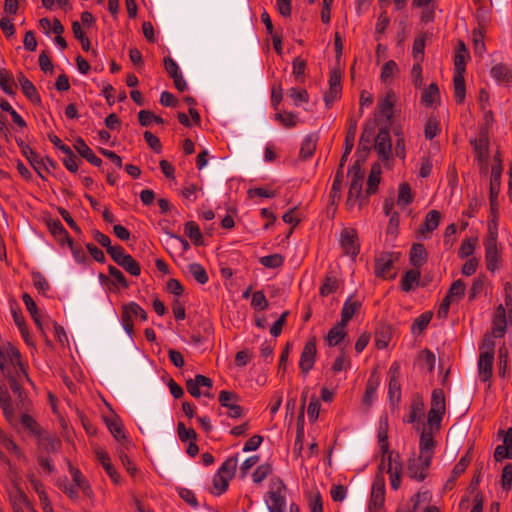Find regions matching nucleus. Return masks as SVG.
Segmentation results:
<instances>
[{"label": "nucleus", "instance_id": "f257e3e1", "mask_svg": "<svg viewBox=\"0 0 512 512\" xmlns=\"http://www.w3.org/2000/svg\"><path fill=\"white\" fill-rule=\"evenodd\" d=\"M31 382L20 352L8 344L0 347V407L8 421H12L14 410L9 393V387L19 393L23 381ZM3 450L17 451L16 444L0 429V457Z\"/></svg>", "mask_w": 512, "mask_h": 512}, {"label": "nucleus", "instance_id": "f03ea898", "mask_svg": "<svg viewBox=\"0 0 512 512\" xmlns=\"http://www.w3.org/2000/svg\"><path fill=\"white\" fill-rule=\"evenodd\" d=\"M377 438L380 451L383 454L379 469L390 475V485L394 490H397L401 484L402 463L399 454L389 451L387 418L380 419Z\"/></svg>", "mask_w": 512, "mask_h": 512}, {"label": "nucleus", "instance_id": "7ed1b4c3", "mask_svg": "<svg viewBox=\"0 0 512 512\" xmlns=\"http://www.w3.org/2000/svg\"><path fill=\"white\" fill-rule=\"evenodd\" d=\"M497 238V225L496 223H490L488 226V234L484 242L486 267L490 272H495L499 268L501 261Z\"/></svg>", "mask_w": 512, "mask_h": 512}, {"label": "nucleus", "instance_id": "20e7f679", "mask_svg": "<svg viewBox=\"0 0 512 512\" xmlns=\"http://www.w3.org/2000/svg\"><path fill=\"white\" fill-rule=\"evenodd\" d=\"M286 486L282 480H271L269 491L265 496V503L269 512H286Z\"/></svg>", "mask_w": 512, "mask_h": 512}, {"label": "nucleus", "instance_id": "39448f33", "mask_svg": "<svg viewBox=\"0 0 512 512\" xmlns=\"http://www.w3.org/2000/svg\"><path fill=\"white\" fill-rule=\"evenodd\" d=\"M238 460L236 457L227 458L219 468L218 472L213 477V493L221 495L224 493L229 485V481L233 478Z\"/></svg>", "mask_w": 512, "mask_h": 512}, {"label": "nucleus", "instance_id": "423d86ee", "mask_svg": "<svg viewBox=\"0 0 512 512\" xmlns=\"http://www.w3.org/2000/svg\"><path fill=\"white\" fill-rule=\"evenodd\" d=\"M138 318L142 321L147 320V313L138 303L132 301L122 306L121 324L130 338L133 337L134 323Z\"/></svg>", "mask_w": 512, "mask_h": 512}, {"label": "nucleus", "instance_id": "0eeeda50", "mask_svg": "<svg viewBox=\"0 0 512 512\" xmlns=\"http://www.w3.org/2000/svg\"><path fill=\"white\" fill-rule=\"evenodd\" d=\"M8 496L14 512H32L27 496L20 487L16 476L11 477V484L8 487Z\"/></svg>", "mask_w": 512, "mask_h": 512}, {"label": "nucleus", "instance_id": "6e6552de", "mask_svg": "<svg viewBox=\"0 0 512 512\" xmlns=\"http://www.w3.org/2000/svg\"><path fill=\"white\" fill-rule=\"evenodd\" d=\"M399 259L395 252H382L375 258V275L382 279H393L396 273L393 272L394 263Z\"/></svg>", "mask_w": 512, "mask_h": 512}, {"label": "nucleus", "instance_id": "1a4fd4ad", "mask_svg": "<svg viewBox=\"0 0 512 512\" xmlns=\"http://www.w3.org/2000/svg\"><path fill=\"white\" fill-rule=\"evenodd\" d=\"M317 355L316 338H310L304 345L300 355L299 369L306 376L313 369Z\"/></svg>", "mask_w": 512, "mask_h": 512}, {"label": "nucleus", "instance_id": "9d476101", "mask_svg": "<svg viewBox=\"0 0 512 512\" xmlns=\"http://www.w3.org/2000/svg\"><path fill=\"white\" fill-rule=\"evenodd\" d=\"M340 245L347 256L355 258L360 249L358 236L354 229H343L340 235Z\"/></svg>", "mask_w": 512, "mask_h": 512}, {"label": "nucleus", "instance_id": "9b49d317", "mask_svg": "<svg viewBox=\"0 0 512 512\" xmlns=\"http://www.w3.org/2000/svg\"><path fill=\"white\" fill-rule=\"evenodd\" d=\"M219 403L227 408V415L231 418H240L243 415V409L238 405V396L234 392L222 390L219 393Z\"/></svg>", "mask_w": 512, "mask_h": 512}, {"label": "nucleus", "instance_id": "f8f14e48", "mask_svg": "<svg viewBox=\"0 0 512 512\" xmlns=\"http://www.w3.org/2000/svg\"><path fill=\"white\" fill-rule=\"evenodd\" d=\"M430 465L431 462L426 464L420 456L411 457L407 461V474L411 479L421 482L427 477Z\"/></svg>", "mask_w": 512, "mask_h": 512}, {"label": "nucleus", "instance_id": "ddd939ff", "mask_svg": "<svg viewBox=\"0 0 512 512\" xmlns=\"http://www.w3.org/2000/svg\"><path fill=\"white\" fill-rule=\"evenodd\" d=\"M212 380L204 375H196L194 379H189L186 382L187 391L196 398L200 396H210L208 391H202L201 388H206L207 390L212 388Z\"/></svg>", "mask_w": 512, "mask_h": 512}, {"label": "nucleus", "instance_id": "4468645a", "mask_svg": "<svg viewBox=\"0 0 512 512\" xmlns=\"http://www.w3.org/2000/svg\"><path fill=\"white\" fill-rule=\"evenodd\" d=\"M375 150L381 160H388L391 151L392 143L389 131L387 129H381L375 138Z\"/></svg>", "mask_w": 512, "mask_h": 512}, {"label": "nucleus", "instance_id": "2eb2a0df", "mask_svg": "<svg viewBox=\"0 0 512 512\" xmlns=\"http://www.w3.org/2000/svg\"><path fill=\"white\" fill-rule=\"evenodd\" d=\"M385 500V487L383 480H376L372 485L371 498L369 501L370 512H383L382 507Z\"/></svg>", "mask_w": 512, "mask_h": 512}, {"label": "nucleus", "instance_id": "dca6fc26", "mask_svg": "<svg viewBox=\"0 0 512 512\" xmlns=\"http://www.w3.org/2000/svg\"><path fill=\"white\" fill-rule=\"evenodd\" d=\"M94 453H95L97 461L100 463V465L106 471V473L110 477V479L115 484L120 483V475L118 474V472L112 465L111 459H110L108 453L103 448H101L99 446L94 448Z\"/></svg>", "mask_w": 512, "mask_h": 512}, {"label": "nucleus", "instance_id": "f3484780", "mask_svg": "<svg viewBox=\"0 0 512 512\" xmlns=\"http://www.w3.org/2000/svg\"><path fill=\"white\" fill-rule=\"evenodd\" d=\"M16 141L22 155L28 160L34 170L42 177L41 171L45 168L43 159L30 146L25 144L23 140L17 139Z\"/></svg>", "mask_w": 512, "mask_h": 512}, {"label": "nucleus", "instance_id": "a211bd4d", "mask_svg": "<svg viewBox=\"0 0 512 512\" xmlns=\"http://www.w3.org/2000/svg\"><path fill=\"white\" fill-rule=\"evenodd\" d=\"M435 449V441L431 432L423 430L419 441V455L426 464L431 462Z\"/></svg>", "mask_w": 512, "mask_h": 512}, {"label": "nucleus", "instance_id": "6ab92c4d", "mask_svg": "<svg viewBox=\"0 0 512 512\" xmlns=\"http://www.w3.org/2000/svg\"><path fill=\"white\" fill-rule=\"evenodd\" d=\"M273 118L279 126L285 129L295 128L303 122L297 113L288 110L276 111Z\"/></svg>", "mask_w": 512, "mask_h": 512}, {"label": "nucleus", "instance_id": "aec40b11", "mask_svg": "<svg viewBox=\"0 0 512 512\" xmlns=\"http://www.w3.org/2000/svg\"><path fill=\"white\" fill-rule=\"evenodd\" d=\"M494 356L490 353H480L478 359V375L481 381L490 380L493 371Z\"/></svg>", "mask_w": 512, "mask_h": 512}, {"label": "nucleus", "instance_id": "412c9836", "mask_svg": "<svg viewBox=\"0 0 512 512\" xmlns=\"http://www.w3.org/2000/svg\"><path fill=\"white\" fill-rule=\"evenodd\" d=\"M494 459L500 462L504 459H512V428H509L503 436V444L498 445L494 451Z\"/></svg>", "mask_w": 512, "mask_h": 512}, {"label": "nucleus", "instance_id": "4be33fe9", "mask_svg": "<svg viewBox=\"0 0 512 512\" xmlns=\"http://www.w3.org/2000/svg\"><path fill=\"white\" fill-rule=\"evenodd\" d=\"M491 77L499 84H506L512 82V67L504 63H496L491 67Z\"/></svg>", "mask_w": 512, "mask_h": 512}, {"label": "nucleus", "instance_id": "5701e85b", "mask_svg": "<svg viewBox=\"0 0 512 512\" xmlns=\"http://www.w3.org/2000/svg\"><path fill=\"white\" fill-rule=\"evenodd\" d=\"M507 321L506 311L502 305H500L494 314L492 322V334L495 338H501L506 333Z\"/></svg>", "mask_w": 512, "mask_h": 512}, {"label": "nucleus", "instance_id": "b1692460", "mask_svg": "<svg viewBox=\"0 0 512 512\" xmlns=\"http://www.w3.org/2000/svg\"><path fill=\"white\" fill-rule=\"evenodd\" d=\"M74 148L90 164L96 167H99L102 164V160L95 155V153L90 149V147L82 138L76 139Z\"/></svg>", "mask_w": 512, "mask_h": 512}, {"label": "nucleus", "instance_id": "393cba45", "mask_svg": "<svg viewBox=\"0 0 512 512\" xmlns=\"http://www.w3.org/2000/svg\"><path fill=\"white\" fill-rule=\"evenodd\" d=\"M421 103L426 107L436 106L440 103V91L436 83H431L423 89Z\"/></svg>", "mask_w": 512, "mask_h": 512}, {"label": "nucleus", "instance_id": "a878e982", "mask_svg": "<svg viewBox=\"0 0 512 512\" xmlns=\"http://www.w3.org/2000/svg\"><path fill=\"white\" fill-rule=\"evenodd\" d=\"M436 358L433 352L424 349L419 352L416 365L424 372L432 373L435 368Z\"/></svg>", "mask_w": 512, "mask_h": 512}, {"label": "nucleus", "instance_id": "bb28decb", "mask_svg": "<svg viewBox=\"0 0 512 512\" xmlns=\"http://www.w3.org/2000/svg\"><path fill=\"white\" fill-rule=\"evenodd\" d=\"M346 326L339 321L329 330L325 340L330 347L337 346L346 337Z\"/></svg>", "mask_w": 512, "mask_h": 512}, {"label": "nucleus", "instance_id": "cd10ccee", "mask_svg": "<svg viewBox=\"0 0 512 512\" xmlns=\"http://www.w3.org/2000/svg\"><path fill=\"white\" fill-rule=\"evenodd\" d=\"M360 307V301L354 297H349L342 307L340 322L347 325L353 316L359 311Z\"/></svg>", "mask_w": 512, "mask_h": 512}, {"label": "nucleus", "instance_id": "c85d7f7f", "mask_svg": "<svg viewBox=\"0 0 512 512\" xmlns=\"http://www.w3.org/2000/svg\"><path fill=\"white\" fill-rule=\"evenodd\" d=\"M424 413V403L421 398H415L410 406V411L405 419L407 423H412L418 426L421 422Z\"/></svg>", "mask_w": 512, "mask_h": 512}, {"label": "nucleus", "instance_id": "c756f323", "mask_svg": "<svg viewBox=\"0 0 512 512\" xmlns=\"http://www.w3.org/2000/svg\"><path fill=\"white\" fill-rule=\"evenodd\" d=\"M356 131H357V121L351 118V119H349L348 130H347L346 137H345V142H344L345 150H344V154L341 159V166L343 165V162L346 160L347 156L351 153V151L353 149L354 141H355V137H356Z\"/></svg>", "mask_w": 512, "mask_h": 512}, {"label": "nucleus", "instance_id": "7c9ffc66", "mask_svg": "<svg viewBox=\"0 0 512 512\" xmlns=\"http://www.w3.org/2000/svg\"><path fill=\"white\" fill-rule=\"evenodd\" d=\"M441 214L437 210H430L426 216L423 224L421 225L419 232L424 235L425 233L433 232L440 223Z\"/></svg>", "mask_w": 512, "mask_h": 512}, {"label": "nucleus", "instance_id": "2f4dec72", "mask_svg": "<svg viewBox=\"0 0 512 512\" xmlns=\"http://www.w3.org/2000/svg\"><path fill=\"white\" fill-rule=\"evenodd\" d=\"M427 260V252L423 244H413L410 250V262L416 268H420Z\"/></svg>", "mask_w": 512, "mask_h": 512}, {"label": "nucleus", "instance_id": "473e14b6", "mask_svg": "<svg viewBox=\"0 0 512 512\" xmlns=\"http://www.w3.org/2000/svg\"><path fill=\"white\" fill-rule=\"evenodd\" d=\"M287 96L295 107H304L309 102V94L304 88L292 87L287 90Z\"/></svg>", "mask_w": 512, "mask_h": 512}, {"label": "nucleus", "instance_id": "72a5a7b5", "mask_svg": "<svg viewBox=\"0 0 512 512\" xmlns=\"http://www.w3.org/2000/svg\"><path fill=\"white\" fill-rule=\"evenodd\" d=\"M469 54L467 49L465 48L464 44L461 43L460 46L457 48L454 56V74H460L464 75L466 71V59L468 58Z\"/></svg>", "mask_w": 512, "mask_h": 512}, {"label": "nucleus", "instance_id": "f704fd0d", "mask_svg": "<svg viewBox=\"0 0 512 512\" xmlns=\"http://www.w3.org/2000/svg\"><path fill=\"white\" fill-rule=\"evenodd\" d=\"M317 140L318 136L315 133L309 134L304 138L300 148V157L302 159L306 160L313 155L316 149Z\"/></svg>", "mask_w": 512, "mask_h": 512}, {"label": "nucleus", "instance_id": "c9c22d12", "mask_svg": "<svg viewBox=\"0 0 512 512\" xmlns=\"http://www.w3.org/2000/svg\"><path fill=\"white\" fill-rule=\"evenodd\" d=\"M420 276H421V273L418 270V268L411 269V270L407 271L404 274L402 281H401L402 290L405 292H409L410 290H412L415 286L418 285V283L420 281Z\"/></svg>", "mask_w": 512, "mask_h": 512}, {"label": "nucleus", "instance_id": "e433bc0d", "mask_svg": "<svg viewBox=\"0 0 512 512\" xmlns=\"http://www.w3.org/2000/svg\"><path fill=\"white\" fill-rule=\"evenodd\" d=\"M413 201V194L411 187L408 183L403 182L398 187V196L396 203L398 206L405 208Z\"/></svg>", "mask_w": 512, "mask_h": 512}, {"label": "nucleus", "instance_id": "4c0bfd02", "mask_svg": "<svg viewBox=\"0 0 512 512\" xmlns=\"http://www.w3.org/2000/svg\"><path fill=\"white\" fill-rule=\"evenodd\" d=\"M19 83L24 95L32 102H39L40 96L36 90L34 84L28 80L25 76L21 75L19 77Z\"/></svg>", "mask_w": 512, "mask_h": 512}, {"label": "nucleus", "instance_id": "58836bf2", "mask_svg": "<svg viewBox=\"0 0 512 512\" xmlns=\"http://www.w3.org/2000/svg\"><path fill=\"white\" fill-rule=\"evenodd\" d=\"M394 101V93L392 91L387 92L386 96L379 101L378 109L382 116L388 119L392 116Z\"/></svg>", "mask_w": 512, "mask_h": 512}, {"label": "nucleus", "instance_id": "ea45409f", "mask_svg": "<svg viewBox=\"0 0 512 512\" xmlns=\"http://www.w3.org/2000/svg\"><path fill=\"white\" fill-rule=\"evenodd\" d=\"M106 424L110 433L117 441H122L126 438L123 424L119 418H110L106 421Z\"/></svg>", "mask_w": 512, "mask_h": 512}, {"label": "nucleus", "instance_id": "a19ab883", "mask_svg": "<svg viewBox=\"0 0 512 512\" xmlns=\"http://www.w3.org/2000/svg\"><path fill=\"white\" fill-rule=\"evenodd\" d=\"M477 245H478L477 237H470V238L463 240L460 245L459 251H458V256L461 259L471 257L473 255Z\"/></svg>", "mask_w": 512, "mask_h": 512}, {"label": "nucleus", "instance_id": "79ce46f5", "mask_svg": "<svg viewBox=\"0 0 512 512\" xmlns=\"http://www.w3.org/2000/svg\"><path fill=\"white\" fill-rule=\"evenodd\" d=\"M189 274L199 283L206 284L209 280L205 268L199 263H191L187 267Z\"/></svg>", "mask_w": 512, "mask_h": 512}, {"label": "nucleus", "instance_id": "37998d69", "mask_svg": "<svg viewBox=\"0 0 512 512\" xmlns=\"http://www.w3.org/2000/svg\"><path fill=\"white\" fill-rule=\"evenodd\" d=\"M465 283L462 280H456L452 283L446 297L455 303H458L465 294Z\"/></svg>", "mask_w": 512, "mask_h": 512}, {"label": "nucleus", "instance_id": "c03bdc74", "mask_svg": "<svg viewBox=\"0 0 512 512\" xmlns=\"http://www.w3.org/2000/svg\"><path fill=\"white\" fill-rule=\"evenodd\" d=\"M72 478L74 481V485L80 489L84 495L91 497L92 489L86 479L83 477L81 472L78 469H71Z\"/></svg>", "mask_w": 512, "mask_h": 512}, {"label": "nucleus", "instance_id": "a18cd8bd", "mask_svg": "<svg viewBox=\"0 0 512 512\" xmlns=\"http://www.w3.org/2000/svg\"><path fill=\"white\" fill-rule=\"evenodd\" d=\"M453 85L455 100L457 103H462L466 95L464 75L454 74Z\"/></svg>", "mask_w": 512, "mask_h": 512}, {"label": "nucleus", "instance_id": "49530a36", "mask_svg": "<svg viewBox=\"0 0 512 512\" xmlns=\"http://www.w3.org/2000/svg\"><path fill=\"white\" fill-rule=\"evenodd\" d=\"M441 131L439 120L431 116L427 119L424 127V136L427 140H432L435 138Z\"/></svg>", "mask_w": 512, "mask_h": 512}, {"label": "nucleus", "instance_id": "de8ad7c7", "mask_svg": "<svg viewBox=\"0 0 512 512\" xmlns=\"http://www.w3.org/2000/svg\"><path fill=\"white\" fill-rule=\"evenodd\" d=\"M121 266L126 272L133 276H139L141 273V268L137 261L131 256L127 255L124 259L117 263Z\"/></svg>", "mask_w": 512, "mask_h": 512}, {"label": "nucleus", "instance_id": "09e8293b", "mask_svg": "<svg viewBox=\"0 0 512 512\" xmlns=\"http://www.w3.org/2000/svg\"><path fill=\"white\" fill-rule=\"evenodd\" d=\"M22 300H23V303H24L26 309L31 314L36 325L38 327H41L40 315L38 312L37 305H36L35 301L33 300V298L29 294L24 293L22 296Z\"/></svg>", "mask_w": 512, "mask_h": 512}, {"label": "nucleus", "instance_id": "8fccbe9b", "mask_svg": "<svg viewBox=\"0 0 512 512\" xmlns=\"http://www.w3.org/2000/svg\"><path fill=\"white\" fill-rule=\"evenodd\" d=\"M0 87L7 95H14L15 93L14 80L6 70H0Z\"/></svg>", "mask_w": 512, "mask_h": 512}, {"label": "nucleus", "instance_id": "3c124183", "mask_svg": "<svg viewBox=\"0 0 512 512\" xmlns=\"http://www.w3.org/2000/svg\"><path fill=\"white\" fill-rule=\"evenodd\" d=\"M138 120L139 123L144 127L150 126L152 123H163V119L161 117L147 110H141L138 113Z\"/></svg>", "mask_w": 512, "mask_h": 512}, {"label": "nucleus", "instance_id": "603ef678", "mask_svg": "<svg viewBox=\"0 0 512 512\" xmlns=\"http://www.w3.org/2000/svg\"><path fill=\"white\" fill-rule=\"evenodd\" d=\"M398 72V66L395 61L389 60L387 61L381 70L380 78L382 82H388L392 80L394 75Z\"/></svg>", "mask_w": 512, "mask_h": 512}, {"label": "nucleus", "instance_id": "864d4df0", "mask_svg": "<svg viewBox=\"0 0 512 512\" xmlns=\"http://www.w3.org/2000/svg\"><path fill=\"white\" fill-rule=\"evenodd\" d=\"M431 318L432 314L430 312L421 314L412 324V333H421L424 331L430 323Z\"/></svg>", "mask_w": 512, "mask_h": 512}, {"label": "nucleus", "instance_id": "5fc2aeb1", "mask_svg": "<svg viewBox=\"0 0 512 512\" xmlns=\"http://www.w3.org/2000/svg\"><path fill=\"white\" fill-rule=\"evenodd\" d=\"M431 408L436 410L445 411V394L442 389H434L431 397Z\"/></svg>", "mask_w": 512, "mask_h": 512}, {"label": "nucleus", "instance_id": "6e6d98bb", "mask_svg": "<svg viewBox=\"0 0 512 512\" xmlns=\"http://www.w3.org/2000/svg\"><path fill=\"white\" fill-rule=\"evenodd\" d=\"M259 262L266 268H279L284 263V258L280 254H272L263 256Z\"/></svg>", "mask_w": 512, "mask_h": 512}, {"label": "nucleus", "instance_id": "4d7b16f0", "mask_svg": "<svg viewBox=\"0 0 512 512\" xmlns=\"http://www.w3.org/2000/svg\"><path fill=\"white\" fill-rule=\"evenodd\" d=\"M350 367V358L345 353H341L333 362L331 369L334 373H339L348 370Z\"/></svg>", "mask_w": 512, "mask_h": 512}, {"label": "nucleus", "instance_id": "13d9d810", "mask_svg": "<svg viewBox=\"0 0 512 512\" xmlns=\"http://www.w3.org/2000/svg\"><path fill=\"white\" fill-rule=\"evenodd\" d=\"M338 285V280L334 276H327L320 287V294L322 296H328L338 289Z\"/></svg>", "mask_w": 512, "mask_h": 512}, {"label": "nucleus", "instance_id": "bf43d9fd", "mask_svg": "<svg viewBox=\"0 0 512 512\" xmlns=\"http://www.w3.org/2000/svg\"><path fill=\"white\" fill-rule=\"evenodd\" d=\"M251 306L257 311H263L268 308V301L262 291H256L252 294Z\"/></svg>", "mask_w": 512, "mask_h": 512}, {"label": "nucleus", "instance_id": "052dcab7", "mask_svg": "<svg viewBox=\"0 0 512 512\" xmlns=\"http://www.w3.org/2000/svg\"><path fill=\"white\" fill-rule=\"evenodd\" d=\"M445 411L430 408L428 412V425L430 429H439Z\"/></svg>", "mask_w": 512, "mask_h": 512}, {"label": "nucleus", "instance_id": "680f3d73", "mask_svg": "<svg viewBox=\"0 0 512 512\" xmlns=\"http://www.w3.org/2000/svg\"><path fill=\"white\" fill-rule=\"evenodd\" d=\"M502 173V165L501 163L494 164L491 168V194H493L496 190H498L500 186V179Z\"/></svg>", "mask_w": 512, "mask_h": 512}, {"label": "nucleus", "instance_id": "e2e57ef3", "mask_svg": "<svg viewBox=\"0 0 512 512\" xmlns=\"http://www.w3.org/2000/svg\"><path fill=\"white\" fill-rule=\"evenodd\" d=\"M184 232L195 243H198L202 237L199 226L193 221L185 224Z\"/></svg>", "mask_w": 512, "mask_h": 512}, {"label": "nucleus", "instance_id": "0e129e2a", "mask_svg": "<svg viewBox=\"0 0 512 512\" xmlns=\"http://www.w3.org/2000/svg\"><path fill=\"white\" fill-rule=\"evenodd\" d=\"M425 40L422 37L416 38L413 43L412 54L415 62H422L424 59Z\"/></svg>", "mask_w": 512, "mask_h": 512}, {"label": "nucleus", "instance_id": "69168bd1", "mask_svg": "<svg viewBox=\"0 0 512 512\" xmlns=\"http://www.w3.org/2000/svg\"><path fill=\"white\" fill-rule=\"evenodd\" d=\"M32 485H33L35 491L39 495V499H40V502H41V504L43 506L44 512H52V508H51V506L49 504L48 497H47L45 491L43 490L42 484L39 483L38 481L32 480Z\"/></svg>", "mask_w": 512, "mask_h": 512}, {"label": "nucleus", "instance_id": "338daca9", "mask_svg": "<svg viewBox=\"0 0 512 512\" xmlns=\"http://www.w3.org/2000/svg\"><path fill=\"white\" fill-rule=\"evenodd\" d=\"M501 487L505 491H509L512 487V464L508 463L504 466L501 475Z\"/></svg>", "mask_w": 512, "mask_h": 512}, {"label": "nucleus", "instance_id": "774afa93", "mask_svg": "<svg viewBox=\"0 0 512 512\" xmlns=\"http://www.w3.org/2000/svg\"><path fill=\"white\" fill-rule=\"evenodd\" d=\"M271 473V467L268 464H262L256 468L252 474L254 483H261Z\"/></svg>", "mask_w": 512, "mask_h": 512}]
</instances>
